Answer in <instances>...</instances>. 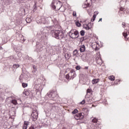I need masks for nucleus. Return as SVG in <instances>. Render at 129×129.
Returning a JSON list of instances; mask_svg holds the SVG:
<instances>
[{"mask_svg": "<svg viewBox=\"0 0 129 129\" xmlns=\"http://www.w3.org/2000/svg\"><path fill=\"white\" fill-rule=\"evenodd\" d=\"M36 5H37V3L36 2H35L34 5L33 6V8H34L35 10H36V9H37V6H36Z\"/></svg>", "mask_w": 129, "mask_h": 129, "instance_id": "obj_40", "label": "nucleus"}, {"mask_svg": "<svg viewBox=\"0 0 129 129\" xmlns=\"http://www.w3.org/2000/svg\"><path fill=\"white\" fill-rule=\"evenodd\" d=\"M28 128V121H24V125H23V129Z\"/></svg>", "mask_w": 129, "mask_h": 129, "instance_id": "obj_18", "label": "nucleus"}, {"mask_svg": "<svg viewBox=\"0 0 129 129\" xmlns=\"http://www.w3.org/2000/svg\"><path fill=\"white\" fill-rule=\"evenodd\" d=\"M52 37L55 38L57 40H62L64 38V33L62 30H52L51 31Z\"/></svg>", "mask_w": 129, "mask_h": 129, "instance_id": "obj_3", "label": "nucleus"}, {"mask_svg": "<svg viewBox=\"0 0 129 129\" xmlns=\"http://www.w3.org/2000/svg\"><path fill=\"white\" fill-rule=\"evenodd\" d=\"M36 84L37 85H38V84H40V83H36V84Z\"/></svg>", "mask_w": 129, "mask_h": 129, "instance_id": "obj_50", "label": "nucleus"}, {"mask_svg": "<svg viewBox=\"0 0 129 129\" xmlns=\"http://www.w3.org/2000/svg\"><path fill=\"white\" fill-rule=\"evenodd\" d=\"M70 75L71 76V79H73L75 77H76V73L73 70L70 71Z\"/></svg>", "mask_w": 129, "mask_h": 129, "instance_id": "obj_11", "label": "nucleus"}, {"mask_svg": "<svg viewBox=\"0 0 129 129\" xmlns=\"http://www.w3.org/2000/svg\"><path fill=\"white\" fill-rule=\"evenodd\" d=\"M101 21H102V18H100V19H99V22H101Z\"/></svg>", "mask_w": 129, "mask_h": 129, "instance_id": "obj_48", "label": "nucleus"}, {"mask_svg": "<svg viewBox=\"0 0 129 129\" xmlns=\"http://www.w3.org/2000/svg\"><path fill=\"white\" fill-rule=\"evenodd\" d=\"M33 68H34V70H35V67H34Z\"/></svg>", "mask_w": 129, "mask_h": 129, "instance_id": "obj_54", "label": "nucleus"}, {"mask_svg": "<svg viewBox=\"0 0 129 129\" xmlns=\"http://www.w3.org/2000/svg\"><path fill=\"white\" fill-rule=\"evenodd\" d=\"M66 79H69V78H70L71 76H70V73H69V74L66 75Z\"/></svg>", "mask_w": 129, "mask_h": 129, "instance_id": "obj_37", "label": "nucleus"}, {"mask_svg": "<svg viewBox=\"0 0 129 129\" xmlns=\"http://www.w3.org/2000/svg\"><path fill=\"white\" fill-rule=\"evenodd\" d=\"M78 112V110L77 109H75L74 111H72L73 114H76Z\"/></svg>", "mask_w": 129, "mask_h": 129, "instance_id": "obj_31", "label": "nucleus"}, {"mask_svg": "<svg viewBox=\"0 0 129 129\" xmlns=\"http://www.w3.org/2000/svg\"><path fill=\"white\" fill-rule=\"evenodd\" d=\"M47 96L53 100L54 101H56L57 100V97H58V95L56 92H54L53 91L51 92H49L47 94Z\"/></svg>", "mask_w": 129, "mask_h": 129, "instance_id": "obj_4", "label": "nucleus"}, {"mask_svg": "<svg viewBox=\"0 0 129 129\" xmlns=\"http://www.w3.org/2000/svg\"><path fill=\"white\" fill-rule=\"evenodd\" d=\"M75 118L77 120L84 118V113H79L75 115Z\"/></svg>", "mask_w": 129, "mask_h": 129, "instance_id": "obj_7", "label": "nucleus"}, {"mask_svg": "<svg viewBox=\"0 0 129 129\" xmlns=\"http://www.w3.org/2000/svg\"><path fill=\"white\" fill-rule=\"evenodd\" d=\"M81 68V67H80V66H77L76 67V69H77V70H80Z\"/></svg>", "mask_w": 129, "mask_h": 129, "instance_id": "obj_36", "label": "nucleus"}, {"mask_svg": "<svg viewBox=\"0 0 129 129\" xmlns=\"http://www.w3.org/2000/svg\"><path fill=\"white\" fill-rule=\"evenodd\" d=\"M84 69H85L86 70H87L88 69V67H85Z\"/></svg>", "mask_w": 129, "mask_h": 129, "instance_id": "obj_46", "label": "nucleus"}, {"mask_svg": "<svg viewBox=\"0 0 129 129\" xmlns=\"http://www.w3.org/2000/svg\"><path fill=\"white\" fill-rule=\"evenodd\" d=\"M86 39H87V37H86V36H84L80 38V41L83 42V41L86 40Z\"/></svg>", "mask_w": 129, "mask_h": 129, "instance_id": "obj_30", "label": "nucleus"}, {"mask_svg": "<svg viewBox=\"0 0 129 129\" xmlns=\"http://www.w3.org/2000/svg\"><path fill=\"white\" fill-rule=\"evenodd\" d=\"M97 121H98V119H97V118L94 117L92 119V122H94V123H96V122H97Z\"/></svg>", "mask_w": 129, "mask_h": 129, "instance_id": "obj_20", "label": "nucleus"}, {"mask_svg": "<svg viewBox=\"0 0 129 129\" xmlns=\"http://www.w3.org/2000/svg\"><path fill=\"white\" fill-rule=\"evenodd\" d=\"M39 34L40 35V36H39V38H41V40H46V39H47V36H46L45 33L41 32Z\"/></svg>", "mask_w": 129, "mask_h": 129, "instance_id": "obj_12", "label": "nucleus"}, {"mask_svg": "<svg viewBox=\"0 0 129 129\" xmlns=\"http://www.w3.org/2000/svg\"><path fill=\"white\" fill-rule=\"evenodd\" d=\"M109 79L111 81H114V79H115V78H114V77H113V76H110L109 77Z\"/></svg>", "mask_w": 129, "mask_h": 129, "instance_id": "obj_23", "label": "nucleus"}, {"mask_svg": "<svg viewBox=\"0 0 129 129\" xmlns=\"http://www.w3.org/2000/svg\"><path fill=\"white\" fill-rule=\"evenodd\" d=\"M122 35L123 37H124L125 41H127V40L128 39V38L127 37V36H128V34H127V32L125 31L123 32Z\"/></svg>", "mask_w": 129, "mask_h": 129, "instance_id": "obj_15", "label": "nucleus"}, {"mask_svg": "<svg viewBox=\"0 0 129 129\" xmlns=\"http://www.w3.org/2000/svg\"><path fill=\"white\" fill-rule=\"evenodd\" d=\"M76 25L77 27H81V23H79V21H77L76 22Z\"/></svg>", "mask_w": 129, "mask_h": 129, "instance_id": "obj_29", "label": "nucleus"}, {"mask_svg": "<svg viewBox=\"0 0 129 129\" xmlns=\"http://www.w3.org/2000/svg\"><path fill=\"white\" fill-rule=\"evenodd\" d=\"M36 51L38 52V53L43 51V45H42L41 43L39 42L36 43Z\"/></svg>", "mask_w": 129, "mask_h": 129, "instance_id": "obj_8", "label": "nucleus"}, {"mask_svg": "<svg viewBox=\"0 0 129 129\" xmlns=\"http://www.w3.org/2000/svg\"><path fill=\"white\" fill-rule=\"evenodd\" d=\"M23 38H24V36L22 35Z\"/></svg>", "mask_w": 129, "mask_h": 129, "instance_id": "obj_55", "label": "nucleus"}, {"mask_svg": "<svg viewBox=\"0 0 129 129\" xmlns=\"http://www.w3.org/2000/svg\"><path fill=\"white\" fill-rule=\"evenodd\" d=\"M28 79H29V76L25 74H21L19 78V81L21 83H23V82L26 81V80H28Z\"/></svg>", "mask_w": 129, "mask_h": 129, "instance_id": "obj_5", "label": "nucleus"}, {"mask_svg": "<svg viewBox=\"0 0 129 129\" xmlns=\"http://www.w3.org/2000/svg\"><path fill=\"white\" fill-rule=\"evenodd\" d=\"M94 14H95L96 15H98V12H94Z\"/></svg>", "mask_w": 129, "mask_h": 129, "instance_id": "obj_47", "label": "nucleus"}, {"mask_svg": "<svg viewBox=\"0 0 129 129\" xmlns=\"http://www.w3.org/2000/svg\"><path fill=\"white\" fill-rule=\"evenodd\" d=\"M11 102L13 103V104H14V105H17L18 104V102H17V100H12L11 101Z\"/></svg>", "mask_w": 129, "mask_h": 129, "instance_id": "obj_22", "label": "nucleus"}, {"mask_svg": "<svg viewBox=\"0 0 129 129\" xmlns=\"http://www.w3.org/2000/svg\"><path fill=\"white\" fill-rule=\"evenodd\" d=\"M81 36H84L85 35V31L84 30H81L80 32Z\"/></svg>", "mask_w": 129, "mask_h": 129, "instance_id": "obj_24", "label": "nucleus"}, {"mask_svg": "<svg viewBox=\"0 0 129 129\" xmlns=\"http://www.w3.org/2000/svg\"><path fill=\"white\" fill-rule=\"evenodd\" d=\"M84 28L86 30H90V28L88 27V25L87 24H84L83 25Z\"/></svg>", "mask_w": 129, "mask_h": 129, "instance_id": "obj_21", "label": "nucleus"}, {"mask_svg": "<svg viewBox=\"0 0 129 129\" xmlns=\"http://www.w3.org/2000/svg\"><path fill=\"white\" fill-rule=\"evenodd\" d=\"M22 41H23V42H25V41H26V39H25L24 38L23 39Z\"/></svg>", "mask_w": 129, "mask_h": 129, "instance_id": "obj_49", "label": "nucleus"}, {"mask_svg": "<svg viewBox=\"0 0 129 129\" xmlns=\"http://www.w3.org/2000/svg\"><path fill=\"white\" fill-rule=\"evenodd\" d=\"M87 25H88V26L90 28V29H91V27H92V25L91 24V23H89Z\"/></svg>", "mask_w": 129, "mask_h": 129, "instance_id": "obj_35", "label": "nucleus"}, {"mask_svg": "<svg viewBox=\"0 0 129 129\" xmlns=\"http://www.w3.org/2000/svg\"><path fill=\"white\" fill-rule=\"evenodd\" d=\"M36 22L37 24H52L53 25L51 26V28L58 25V20L53 16L37 17L36 18Z\"/></svg>", "mask_w": 129, "mask_h": 129, "instance_id": "obj_1", "label": "nucleus"}, {"mask_svg": "<svg viewBox=\"0 0 129 129\" xmlns=\"http://www.w3.org/2000/svg\"><path fill=\"white\" fill-rule=\"evenodd\" d=\"M71 31L74 33L73 34L75 37H76V36H79V32L76 29L72 30Z\"/></svg>", "mask_w": 129, "mask_h": 129, "instance_id": "obj_14", "label": "nucleus"}, {"mask_svg": "<svg viewBox=\"0 0 129 129\" xmlns=\"http://www.w3.org/2000/svg\"><path fill=\"white\" fill-rule=\"evenodd\" d=\"M38 115H39V114L38 113V110H33L31 114V116L33 118V121H36V120H37L38 119Z\"/></svg>", "mask_w": 129, "mask_h": 129, "instance_id": "obj_6", "label": "nucleus"}, {"mask_svg": "<svg viewBox=\"0 0 129 129\" xmlns=\"http://www.w3.org/2000/svg\"><path fill=\"white\" fill-rule=\"evenodd\" d=\"M78 53V51L76 49L73 51L74 56H77V53Z\"/></svg>", "mask_w": 129, "mask_h": 129, "instance_id": "obj_25", "label": "nucleus"}, {"mask_svg": "<svg viewBox=\"0 0 129 129\" xmlns=\"http://www.w3.org/2000/svg\"><path fill=\"white\" fill-rule=\"evenodd\" d=\"M63 4L60 1L58 0H53L51 3V7L53 10H55V11H59L60 10V12H65V9L62 10V6Z\"/></svg>", "mask_w": 129, "mask_h": 129, "instance_id": "obj_2", "label": "nucleus"}, {"mask_svg": "<svg viewBox=\"0 0 129 129\" xmlns=\"http://www.w3.org/2000/svg\"><path fill=\"white\" fill-rule=\"evenodd\" d=\"M99 82V79H94L92 81V84H97Z\"/></svg>", "mask_w": 129, "mask_h": 129, "instance_id": "obj_17", "label": "nucleus"}, {"mask_svg": "<svg viewBox=\"0 0 129 129\" xmlns=\"http://www.w3.org/2000/svg\"><path fill=\"white\" fill-rule=\"evenodd\" d=\"M64 57L67 59L70 58V55L69 53H66L64 55Z\"/></svg>", "mask_w": 129, "mask_h": 129, "instance_id": "obj_33", "label": "nucleus"}, {"mask_svg": "<svg viewBox=\"0 0 129 129\" xmlns=\"http://www.w3.org/2000/svg\"><path fill=\"white\" fill-rule=\"evenodd\" d=\"M20 2H23L24 0H19Z\"/></svg>", "mask_w": 129, "mask_h": 129, "instance_id": "obj_51", "label": "nucleus"}, {"mask_svg": "<svg viewBox=\"0 0 129 129\" xmlns=\"http://www.w3.org/2000/svg\"><path fill=\"white\" fill-rule=\"evenodd\" d=\"M80 51L82 53L85 51V45H83L80 47Z\"/></svg>", "mask_w": 129, "mask_h": 129, "instance_id": "obj_16", "label": "nucleus"}, {"mask_svg": "<svg viewBox=\"0 0 129 129\" xmlns=\"http://www.w3.org/2000/svg\"><path fill=\"white\" fill-rule=\"evenodd\" d=\"M29 129H35V127H34V125H32L29 127Z\"/></svg>", "mask_w": 129, "mask_h": 129, "instance_id": "obj_43", "label": "nucleus"}, {"mask_svg": "<svg viewBox=\"0 0 129 129\" xmlns=\"http://www.w3.org/2000/svg\"><path fill=\"white\" fill-rule=\"evenodd\" d=\"M19 67H20V64L19 63L15 64L13 65V68H16V69L17 68H19Z\"/></svg>", "mask_w": 129, "mask_h": 129, "instance_id": "obj_26", "label": "nucleus"}, {"mask_svg": "<svg viewBox=\"0 0 129 129\" xmlns=\"http://www.w3.org/2000/svg\"><path fill=\"white\" fill-rule=\"evenodd\" d=\"M74 32H72L71 30L70 31L69 33V36L72 39H73L74 40H75V39H77L78 37H79V35H78L77 37L75 36L74 34Z\"/></svg>", "mask_w": 129, "mask_h": 129, "instance_id": "obj_10", "label": "nucleus"}, {"mask_svg": "<svg viewBox=\"0 0 129 129\" xmlns=\"http://www.w3.org/2000/svg\"><path fill=\"white\" fill-rule=\"evenodd\" d=\"M73 17H76V12L74 11L73 13Z\"/></svg>", "mask_w": 129, "mask_h": 129, "instance_id": "obj_39", "label": "nucleus"}, {"mask_svg": "<svg viewBox=\"0 0 129 129\" xmlns=\"http://www.w3.org/2000/svg\"><path fill=\"white\" fill-rule=\"evenodd\" d=\"M95 21V19L93 18L91 19V22H94Z\"/></svg>", "mask_w": 129, "mask_h": 129, "instance_id": "obj_45", "label": "nucleus"}, {"mask_svg": "<svg viewBox=\"0 0 129 129\" xmlns=\"http://www.w3.org/2000/svg\"><path fill=\"white\" fill-rule=\"evenodd\" d=\"M26 22H27L28 23H31V22H32V19H31V18H27L26 19Z\"/></svg>", "mask_w": 129, "mask_h": 129, "instance_id": "obj_27", "label": "nucleus"}, {"mask_svg": "<svg viewBox=\"0 0 129 129\" xmlns=\"http://www.w3.org/2000/svg\"><path fill=\"white\" fill-rule=\"evenodd\" d=\"M43 80L45 81V80H46L45 79V78H43Z\"/></svg>", "mask_w": 129, "mask_h": 129, "instance_id": "obj_53", "label": "nucleus"}, {"mask_svg": "<svg viewBox=\"0 0 129 129\" xmlns=\"http://www.w3.org/2000/svg\"><path fill=\"white\" fill-rule=\"evenodd\" d=\"M123 28H125V23L123 22L122 24Z\"/></svg>", "mask_w": 129, "mask_h": 129, "instance_id": "obj_42", "label": "nucleus"}, {"mask_svg": "<svg viewBox=\"0 0 129 129\" xmlns=\"http://www.w3.org/2000/svg\"><path fill=\"white\" fill-rule=\"evenodd\" d=\"M87 93H90V92H91V89H88L87 90Z\"/></svg>", "mask_w": 129, "mask_h": 129, "instance_id": "obj_38", "label": "nucleus"}, {"mask_svg": "<svg viewBox=\"0 0 129 129\" xmlns=\"http://www.w3.org/2000/svg\"><path fill=\"white\" fill-rule=\"evenodd\" d=\"M120 11H123L122 9H120Z\"/></svg>", "mask_w": 129, "mask_h": 129, "instance_id": "obj_52", "label": "nucleus"}, {"mask_svg": "<svg viewBox=\"0 0 129 129\" xmlns=\"http://www.w3.org/2000/svg\"><path fill=\"white\" fill-rule=\"evenodd\" d=\"M88 7H90V4L89 3H88L85 8H88Z\"/></svg>", "mask_w": 129, "mask_h": 129, "instance_id": "obj_41", "label": "nucleus"}, {"mask_svg": "<svg viewBox=\"0 0 129 129\" xmlns=\"http://www.w3.org/2000/svg\"><path fill=\"white\" fill-rule=\"evenodd\" d=\"M40 127H47L48 126L47 124H45V123H42V125H40Z\"/></svg>", "mask_w": 129, "mask_h": 129, "instance_id": "obj_32", "label": "nucleus"}, {"mask_svg": "<svg viewBox=\"0 0 129 129\" xmlns=\"http://www.w3.org/2000/svg\"><path fill=\"white\" fill-rule=\"evenodd\" d=\"M96 62L99 65H101L102 64V60L101 59V58H100V57H96Z\"/></svg>", "mask_w": 129, "mask_h": 129, "instance_id": "obj_13", "label": "nucleus"}, {"mask_svg": "<svg viewBox=\"0 0 129 129\" xmlns=\"http://www.w3.org/2000/svg\"><path fill=\"white\" fill-rule=\"evenodd\" d=\"M28 87V84L22 83V87H23V88H26V87Z\"/></svg>", "mask_w": 129, "mask_h": 129, "instance_id": "obj_28", "label": "nucleus"}, {"mask_svg": "<svg viewBox=\"0 0 129 129\" xmlns=\"http://www.w3.org/2000/svg\"><path fill=\"white\" fill-rule=\"evenodd\" d=\"M96 14H94L93 16V19H96Z\"/></svg>", "mask_w": 129, "mask_h": 129, "instance_id": "obj_44", "label": "nucleus"}, {"mask_svg": "<svg viewBox=\"0 0 129 129\" xmlns=\"http://www.w3.org/2000/svg\"><path fill=\"white\" fill-rule=\"evenodd\" d=\"M85 98V99H84L82 102H81V104H84L85 103L86 100L88 102H91V99L90 98V97H89V96L88 95L86 94Z\"/></svg>", "mask_w": 129, "mask_h": 129, "instance_id": "obj_9", "label": "nucleus"}, {"mask_svg": "<svg viewBox=\"0 0 129 129\" xmlns=\"http://www.w3.org/2000/svg\"><path fill=\"white\" fill-rule=\"evenodd\" d=\"M9 58L11 59V60H13V61H14V62H17V58H16L14 56L11 55V56H9Z\"/></svg>", "mask_w": 129, "mask_h": 129, "instance_id": "obj_19", "label": "nucleus"}, {"mask_svg": "<svg viewBox=\"0 0 129 129\" xmlns=\"http://www.w3.org/2000/svg\"><path fill=\"white\" fill-rule=\"evenodd\" d=\"M56 108H57V106H55V105H52V109L53 110L55 111Z\"/></svg>", "mask_w": 129, "mask_h": 129, "instance_id": "obj_34", "label": "nucleus"}]
</instances>
